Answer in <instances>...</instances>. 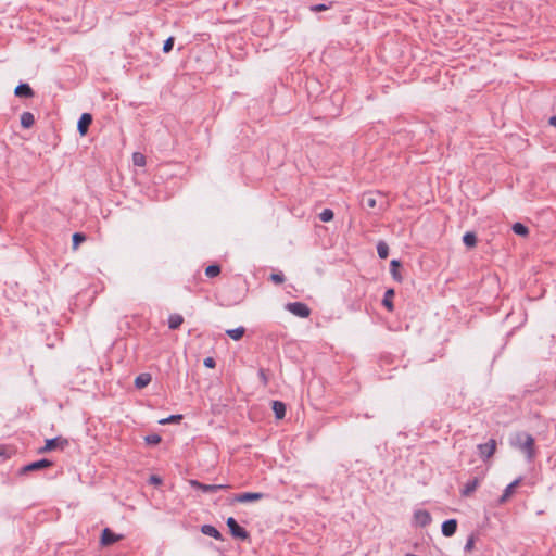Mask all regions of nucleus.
I'll return each instance as SVG.
<instances>
[{
  "instance_id": "f257e3e1",
  "label": "nucleus",
  "mask_w": 556,
  "mask_h": 556,
  "mask_svg": "<svg viewBox=\"0 0 556 556\" xmlns=\"http://www.w3.org/2000/svg\"><path fill=\"white\" fill-rule=\"evenodd\" d=\"M510 445L519 450L529 462H532L536 456L534 438L528 432H516L510 438Z\"/></svg>"
},
{
  "instance_id": "e433bc0d",
  "label": "nucleus",
  "mask_w": 556,
  "mask_h": 556,
  "mask_svg": "<svg viewBox=\"0 0 556 556\" xmlns=\"http://www.w3.org/2000/svg\"><path fill=\"white\" fill-rule=\"evenodd\" d=\"M475 542H476V535L473 533H471L467 539V542L464 546V551L471 552L475 546Z\"/></svg>"
},
{
  "instance_id": "c756f323",
  "label": "nucleus",
  "mask_w": 556,
  "mask_h": 556,
  "mask_svg": "<svg viewBox=\"0 0 556 556\" xmlns=\"http://www.w3.org/2000/svg\"><path fill=\"white\" fill-rule=\"evenodd\" d=\"M318 216L321 222L328 223L333 219L334 213L331 208H324Z\"/></svg>"
},
{
  "instance_id": "b1692460",
  "label": "nucleus",
  "mask_w": 556,
  "mask_h": 556,
  "mask_svg": "<svg viewBox=\"0 0 556 556\" xmlns=\"http://www.w3.org/2000/svg\"><path fill=\"white\" fill-rule=\"evenodd\" d=\"M244 333H245V328L242 326L235 328V329L226 330V334L235 341L240 340L244 336Z\"/></svg>"
},
{
  "instance_id": "72a5a7b5",
  "label": "nucleus",
  "mask_w": 556,
  "mask_h": 556,
  "mask_svg": "<svg viewBox=\"0 0 556 556\" xmlns=\"http://www.w3.org/2000/svg\"><path fill=\"white\" fill-rule=\"evenodd\" d=\"M174 43H175V38L173 36L168 37L163 43V49H162L163 52L169 53L173 50Z\"/></svg>"
},
{
  "instance_id": "9b49d317",
  "label": "nucleus",
  "mask_w": 556,
  "mask_h": 556,
  "mask_svg": "<svg viewBox=\"0 0 556 556\" xmlns=\"http://www.w3.org/2000/svg\"><path fill=\"white\" fill-rule=\"evenodd\" d=\"M92 123V115L90 113H83L77 123V131L80 136H85Z\"/></svg>"
},
{
  "instance_id": "5701e85b",
  "label": "nucleus",
  "mask_w": 556,
  "mask_h": 556,
  "mask_svg": "<svg viewBox=\"0 0 556 556\" xmlns=\"http://www.w3.org/2000/svg\"><path fill=\"white\" fill-rule=\"evenodd\" d=\"M184 323V317L180 314H170L168 316V328L172 330L178 329Z\"/></svg>"
},
{
  "instance_id": "7ed1b4c3",
  "label": "nucleus",
  "mask_w": 556,
  "mask_h": 556,
  "mask_svg": "<svg viewBox=\"0 0 556 556\" xmlns=\"http://www.w3.org/2000/svg\"><path fill=\"white\" fill-rule=\"evenodd\" d=\"M226 525L229 529L230 534L235 539L245 541L250 538L249 532L243 527H241L233 517H228L226 520Z\"/></svg>"
},
{
  "instance_id": "20e7f679",
  "label": "nucleus",
  "mask_w": 556,
  "mask_h": 556,
  "mask_svg": "<svg viewBox=\"0 0 556 556\" xmlns=\"http://www.w3.org/2000/svg\"><path fill=\"white\" fill-rule=\"evenodd\" d=\"M286 309L301 318H307L311 315V308L303 302H290L286 305Z\"/></svg>"
},
{
  "instance_id": "dca6fc26",
  "label": "nucleus",
  "mask_w": 556,
  "mask_h": 556,
  "mask_svg": "<svg viewBox=\"0 0 556 556\" xmlns=\"http://www.w3.org/2000/svg\"><path fill=\"white\" fill-rule=\"evenodd\" d=\"M457 530V520L456 519H447L443 521L441 526V531L444 536H452L455 534Z\"/></svg>"
},
{
  "instance_id": "4c0bfd02",
  "label": "nucleus",
  "mask_w": 556,
  "mask_h": 556,
  "mask_svg": "<svg viewBox=\"0 0 556 556\" xmlns=\"http://www.w3.org/2000/svg\"><path fill=\"white\" fill-rule=\"evenodd\" d=\"M149 483L152 484V485H161L163 483V480L160 476H156V475H151L150 478H149Z\"/></svg>"
},
{
  "instance_id": "473e14b6",
  "label": "nucleus",
  "mask_w": 556,
  "mask_h": 556,
  "mask_svg": "<svg viewBox=\"0 0 556 556\" xmlns=\"http://www.w3.org/2000/svg\"><path fill=\"white\" fill-rule=\"evenodd\" d=\"M181 419H182V415H170L167 418L160 420V424L161 425L178 424V422H180Z\"/></svg>"
},
{
  "instance_id": "c9c22d12",
  "label": "nucleus",
  "mask_w": 556,
  "mask_h": 556,
  "mask_svg": "<svg viewBox=\"0 0 556 556\" xmlns=\"http://www.w3.org/2000/svg\"><path fill=\"white\" fill-rule=\"evenodd\" d=\"M269 279L276 285H281L286 280L285 275L282 273H273Z\"/></svg>"
},
{
  "instance_id": "412c9836",
  "label": "nucleus",
  "mask_w": 556,
  "mask_h": 556,
  "mask_svg": "<svg viewBox=\"0 0 556 556\" xmlns=\"http://www.w3.org/2000/svg\"><path fill=\"white\" fill-rule=\"evenodd\" d=\"M152 380V377L149 372H142L138 375L135 379V387L137 389L146 388Z\"/></svg>"
},
{
  "instance_id": "c85d7f7f",
  "label": "nucleus",
  "mask_w": 556,
  "mask_h": 556,
  "mask_svg": "<svg viewBox=\"0 0 556 556\" xmlns=\"http://www.w3.org/2000/svg\"><path fill=\"white\" fill-rule=\"evenodd\" d=\"M220 266L218 264L208 265L205 268V275L210 278H214L220 274Z\"/></svg>"
},
{
  "instance_id": "cd10ccee",
  "label": "nucleus",
  "mask_w": 556,
  "mask_h": 556,
  "mask_svg": "<svg viewBox=\"0 0 556 556\" xmlns=\"http://www.w3.org/2000/svg\"><path fill=\"white\" fill-rule=\"evenodd\" d=\"M87 239L86 235L83 232H75L72 237L73 249L76 250L83 242Z\"/></svg>"
},
{
  "instance_id": "a19ab883",
  "label": "nucleus",
  "mask_w": 556,
  "mask_h": 556,
  "mask_svg": "<svg viewBox=\"0 0 556 556\" xmlns=\"http://www.w3.org/2000/svg\"><path fill=\"white\" fill-rule=\"evenodd\" d=\"M549 124L556 127V116L549 118Z\"/></svg>"
},
{
  "instance_id": "7c9ffc66",
  "label": "nucleus",
  "mask_w": 556,
  "mask_h": 556,
  "mask_svg": "<svg viewBox=\"0 0 556 556\" xmlns=\"http://www.w3.org/2000/svg\"><path fill=\"white\" fill-rule=\"evenodd\" d=\"M161 440V435L157 433H151L144 437V441L148 445H156Z\"/></svg>"
},
{
  "instance_id": "4be33fe9",
  "label": "nucleus",
  "mask_w": 556,
  "mask_h": 556,
  "mask_svg": "<svg viewBox=\"0 0 556 556\" xmlns=\"http://www.w3.org/2000/svg\"><path fill=\"white\" fill-rule=\"evenodd\" d=\"M35 124V116L31 112H23L21 115V126L25 129L33 127Z\"/></svg>"
},
{
  "instance_id": "58836bf2",
  "label": "nucleus",
  "mask_w": 556,
  "mask_h": 556,
  "mask_svg": "<svg viewBox=\"0 0 556 556\" xmlns=\"http://www.w3.org/2000/svg\"><path fill=\"white\" fill-rule=\"evenodd\" d=\"M328 9H329V5H327L325 3L314 4L311 7V11H313V12H321V11H326Z\"/></svg>"
},
{
  "instance_id": "6ab92c4d",
  "label": "nucleus",
  "mask_w": 556,
  "mask_h": 556,
  "mask_svg": "<svg viewBox=\"0 0 556 556\" xmlns=\"http://www.w3.org/2000/svg\"><path fill=\"white\" fill-rule=\"evenodd\" d=\"M401 266H402V264L399 260H392L390 262V273L392 275V278L397 282H402V280H403V277L400 273Z\"/></svg>"
},
{
  "instance_id": "6e6552de",
  "label": "nucleus",
  "mask_w": 556,
  "mask_h": 556,
  "mask_svg": "<svg viewBox=\"0 0 556 556\" xmlns=\"http://www.w3.org/2000/svg\"><path fill=\"white\" fill-rule=\"evenodd\" d=\"M267 495L262 492H244L235 495V501L239 503L256 502L265 498Z\"/></svg>"
},
{
  "instance_id": "39448f33",
  "label": "nucleus",
  "mask_w": 556,
  "mask_h": 556,
  "mask_svg": "<svg viewBox=\"0 0 556 556\" xmlns=\"http://www.w3.org/2000/svg\"><path fill=\"white\" fill-rule=\"evenodd\" d=\"M53 462L48 458H41L39 460L31 462L20 469V475H25L30 471L42 470L51 467Z\"/></svg>"
},
{
  "instance_id": "2f4dec72",
  "label": "nucleus",
  "mask_w": 556,
  "mask_h": 556,
  "mask_svg": "<svg viewBox=\"0 0 556 556\" xmlns=\"http://www.w3.org/2000/svg\"><path fill=\"white\" fill-rule=\"evenodd\" d=\"M132 162L136 166H144L146 165V156L140 152H135L132 154Z\"/></svg>"
},
{
  "instance_id": "2eb2a0df",
  "label": "nucleus",
  "mask_w": 556,
  "mask_h": 556,
  "mask_svg": "<svg viewBox=\"0 0 556 556\" xmlns=\"http://www.w3.org/2000/svg\"><path fill=\"white\" fill-rule=\"evenodd\" d=\"M14 94L18 98H33L35 93L27 83H21L16 86Z\"/></svg>"
},
{
  "instance_id": "f3484780",
  "label": "nucleus",
  "mask_w": 556,
  "mask_h": 556,
  "mask_svg": "<svg viewBox=\"0 0 556 556\" xmlns=\"http://www.w3.org/2000/svg\"><path fill=\"white\" fill-rule=\"evenodd\" d=\"M201 532L203 534H205V535L214 538L217 541H223L224 540V536L219 532V530L217 528H215L214 526H212V525H203L201 527Z\"/></svg>"
},
{
  "instance_id": "423d86ee",
  "label": "nucleus",
  "mask_w": 556,
  "mask_h": 556,
  "mask_svg": "<svg viewBox=\"0 0 556 556\" xmlns=\"http://www.w3.org/2000/svg\"><path fill=\"white\" fill-rule=\"evenodd\" d=\"M124 539V535L116 534L110 528H104L101 533L100 543L103 546L113 545Z\"/></svg>"
},
{
  "instance_id": "ea45409f",
  "label": "nucleus",
  "mask_w": 556,
  "mask_h": 556,
  "mask_svg": "<svg viewBox=\"0 0 556 556\" xmlns=\"http://www.w3.org/2000/svg\"><path fill=\"white\" fill-rule=\"evenodd\" d=\"M203 364L207 368H215V366H216V362L213 357L204 358Z\"/></svg>"
},
{
  "instance_id": "aec40b11",
  "label": "nucleus",
  "mask_w": 556,
  "mask_h": 556,
  "mask_svg": "<svg viewBox=\"0 0 556 556\" xmlns=\"http://www.w3.org/2000/svg\"><path fill=\"white\" fill-rule=\"evenodd\" d=\"M271 408L277 419H283L286 416V404L281 401H273Z\"/></svg>"
},
{
  "instance_id": "0eeeda50",
  "label": "nucleus",
  "mask_w": 556,
  "mask_h": 556,
  "mask_svg": "<svg viewBox=\"0 0 556 556\" xmlns=\"http://www.w3.org/2000/svg\"><path fill=\"white\" fill-rule=\"evenodd\" d=\"M189 483L193 489L200 490L203 493H215L219 490L228 488L226 484H205L198 480H190Z\"/></svg>"
},
{
  "instance_id": "9d476101",
  "label": "nucleus",
  "mask_w": 556,
  "mask_h": 556,
  "mask_svg": "<svg viewBox=\"0 0 556 556\" xmlns=\"http://www.w3.org/2000/svg\"><path fill=\"white\" fill-rule=\"evenodd\" d=\"M414 521L416 526L424 528L431 523L432 518L428 510L419 509L414 513Z\"/></svg>"
},
{
  "instance_id": "bb28decb",
  "label": "nucleus",
  "mask_w": 556,
  "mask_h": 556,
  "mask_svg": "<svg viewBox=\"0 0 556 556\" xmlns=\"http://www.w3.org/2000/svg\"><path fill=\"white\" fill-rule=\"evenodd\" d=\"M377 253L378 256L382 260L387 258L389 255V247L384 241H379L377 244Z\"/></svg>"
},
{
  "instance_id": "a878e982",
  "label": "nucleus",
  "mask_w": 556,
  "mask_h": 556,
  "mask_svg": "<svg viewBox=\"0 0 556 556\" xmlns=\"http://www.w3.org/2000/svg\"><path fill=\"white\" fill-rule=\"evenodd\" d=\"M514 233L520 236V237H526L529 235V228L522 224V223H515L511 227Z\"/></svg>"
},
{
  "instance_id": "f8f14e48",
  "label": "nucleus",
  "mask_w": 556,
  "mask_h": 556,
  "mask_svg": "<svg viewBox=\"0 0 556 556\" xmlns=\"http://www.w3.org/2000/svg\"><path fill=\"white\" fill-rule=\"evenodd\" d=\"M522 478L519 477L510 482L504 490L503 494L498 498V504L502 505L507 502V500L513 495L515 489L521 483Z\"/></svg>"
},
{
  "instance_id": "ddd939ff",
  "label": "nucleus",
  "mask_w": 556,
  "mask_h": 556,
  "mask_svg": "<svg viewBox=\"0 0 556 556\" xmlns=\"http://www.w3.org/2000/svg\"><path fill=\"white\" fill-rule=\"evenodd\" d=\"M481 482V478L476 476V477H472L470 478L464 485V488L462 489L460 493L463 496H469L471 495L476 489L479 486Z\"/></svg>"
},
{
  "instance_id": "393cba45",
  "label": "nucleus",
  "mask_w": 556,
  "mask_h": 556,
  "mask_svg": "<svg viewBox=\"0 0 556 556\" xmlns=\"http://www.w3.org/2000/svg\"><path fill=\"white\" fill-rule=\"evenodd\" d=\"M477 236L475 232L472 231H467L464 236H463V242L464 244L467 247V248H475L476 244H477Z\"/></svg>"
},
{
  "instance_id": "1a4fd4ad",
  "label": "nucleus",
  "mask_w": 556,
  "mask_h": 556,
  "mask_svg": "<svg viewBox=\"0 0 556 556\" xmlns=\"http://www.w3.org/2000/svg\"><path fill=\"white\" fill-rule=\"evenodd\" d=\"M496 448V441L494 439H490L486 443L479 444V455L481 458L486 459L491 457Z\"/></svg>"
},
{
  "instance_id": "4468645a",
  "label": "nucleus",
  "mask_w": 556,
  "mask_h": 556,
  "mask_svg": "<svg viewBox=\"0 0 556 556\" xmlns=\"http://www.w3.org/2000/svg\"><path fill=\"white\" fill-rule=\"evenodd\" d=\"M378 198L381 197L372 192L364 193L361 200L362 206L365 208H376L378 206Z\"/></svg>"
},
{
  "instance_id": "f03ea898",
  "label": "nucleus",
  "mask_w": 556,
  "mask_h": 556,
  "mask_svg": "<svg viewBox=\"0 0 556 556\" xmlns=\"http://www.w3.org/2000/svg\"><path fill=\"white\" fill-rule=\"evenodd\" d=\"M70 445V442L66 438L55 437L52 439H47L45 445L38 450V453L45 454L54 450L64 451Z\"/></svg>"
},
{
  "instance_id": "a211bd4d",
  "label": "nucleus",
  "mask_w": 556,
  "mask_h": 556,
  "mask_svg": "<svg viewBox=\"0 0 556 556\" xmlns=\"http://www.w3.org/2000/svg\"><path fill=\"white\" fill-rule=\"evenodd\" d=\"M395 295V292L393 289H388L384 292L383 299H382V305L387 308L388 312L394 311V304H393V298Z\"/></svg>"
},
{
  "instance_id": "f704fd0d",
  "label": "nucleus",
  "mask_w": 556,
  "mask_h": 556,
  "mask_svg": "<svg viewBox=\"0 0 556 556\" xmlns=\"http://www.w3.org/2000/svg\"><path fill=\"white\" fill-rule=\"evenodd\" d=\"M257 375H258V378H260L262 384L264 387H266L269 382L268 370H266L264 368H260Z\"/></svg>"
}]
</instances>
